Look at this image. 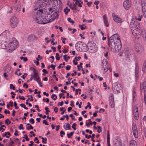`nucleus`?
<instances>
[{
    "label": "nucleus",
    "instance_id": "1",
    "mask_svg": "<svg viewBox=\"0 0 146 146\" xmlns=\"http://www.w3.org/2000/svg\"><path fill=\"white\" fill-rule=\"evenodd\" d=\"M108 44L111 50L113 52H118L121 48L120 38L117 34L108 38Z\"/></svg>",
    "mask_w": 146,
    "mask_h": 146
},
{
    "label": "nucleus",
    "instance_id": "2",
    "mask_svg": "<svg viewBox=\"0 0 146 146\" xmlns=\"http://www.w3.org/2000/svg\"><path fill=\"white\" fill-rule=\"evenodd\" d=\"M142 16H140L138 17H135V19L131 20L130 22V27L132 33L133 35L136 37L139 35V33L141 30V27L140 25V23L137 21H140L141 20Z\"/></svg>",
    "mask_w": 146,
    "mask_h": 146
},
{
    "label": "nucleus",
    "instance_id": "3",
    "mask_svg": "<svg viewBox=\"0 0 146 146\" xmlns=\"http://www.w3.org/2000/svg\"><path fill=\"white\" fill-rule=\"evenodd\" d=\"M52 5L50 8H48L49 10L48 15L51 19V21L58 18L59 13V9H58L57 6L54 4Z\"/></svg>",
    "mask_w": 146,
    "mask_h": 146
},
{
    "label": "nucleus",
    "instance_id": "4",
    "mask_svg": "<svg viewBox=\"0 0 146 146\" xmlns=\"http://www.w3.org/2000/svg\"><path fill=\"white\" fill-rule=\"evenodd\" d=\"M43 13L42 9H39L38 10L37 13L35 14L33 17L34 20L37 23L41 24L42 15Z\"/></svg>",
    "mask_w": 146,
    "mask_h": 146
},
{
    "label": "nucleus",
    "instance_id": "5",
    "mask_svg": "<svg viewBox=\"0 0 146 146\" xmlns=\"http://www.w3.org/2000/svg\"><path fill=\"white\" fill-rule=\"evenodd\" d=\"M18 43V41L15 38H13L12 41L9 43L7 48L9 50L13 51L17 48Z\"/></svg>",
    "mask_w": 146,
    "mask_h": 146
},
{
    "label": "nucleus",
    "instance_id": "6",
    "mask_svg": "<svg viewBox=\"0 0 146 146\" xmlns=\"http://www.w3.org/2000/svg\"><path fill=\"white\" fill-rule=\"evenodd\" d=\"M102 69L104 70V72H107L108 70H109L110 71L112 70L109 67V63L106 60H103L102 62Z\"/></svg>",
    "mask_w": 146,
    "mask_h": 146
},
{
    "label": "nucleus",
    "instance_id": "7",
    "mask_svg": "<svg viewBox=\"0 0 146 146\" xmlns=\"http://www.w3.org/2000/svg\"><path fill=\"white\" fill-rule=\"evenodd\" d=\"M33 76L34 80L36 81L39 85L40 86L42 87V83L41 80L40 79V77L38 74V72L35 71V69L33 68Z\"/></svg>",
    "mask_w": 146,
    "mask_h": 146
},
{
    "label": "nucleus",
    "instance_id": "8",
    "mask_svg": "<svg viewBox=\"0 0 146 146\" xmlns=\"http://www.w3.org/2000/svg\"><path fill=\"white\" fill-rule=\"evenodd\" d=\"M121 87L120 84L118 82L113 83L112 85V90L115 93L119 92L120 90L121 89Z\"/></svg>",
    "mask_w": 146,
    "mask_h": 146
},
{
    "label": "nucleus",
    "instance_id": "9",
    "mask_svg": "<svg viewBox=\"0 0 146 146\" xmlns=\"http://www.w3.org/2000/svg\"><path fill=\"white\" fill-rule=\"evenodd\" d=\"M38 2L39 3V5L41 8L42 9L43 12L46 9L47 7V2L46 0H38Z\"/></svg>",
    "mask_w": 146,
    "mask_h": 146
},
{
    "label": "nucleus",
    "instance_id": "10",
    "mask_svg": "<svg viewBox=\"0 0 146 146\" xmlns=\"http://www.w3.org/2000/svg\"><path fill=\"white\" fill-rule=\"evenodd\" d=\"M11 26L12 28H14L17 27L18 23V21L15 17H12L10 20Z\"/></svg>",
    "mask_w": 146,
    "mask_h": 146
},
{
    "label": "nucleus",
    "instance_id": "11",
    "mask_svg": "<svg viewBox=\"0 0 146 146\" xmlns=\"http://www.w3.org/2000/svg\"><path fill=\"white\" fill-rule=\"evenodd\" d=\"M123 5L124 7L126 10H129L131 6V0H125Z\"/></svg>",
    "mask_w": 146,
    "mask_h": 146
},
{
    "label": "nucleus",
    "instance_id": "12",
    "mask_svg": "<svg viewBox=\"0 0 146 146\" xmlns=\"http://www.w3.org/2000/svg\"><path fill=\"white\" fill-rule=\"evenodd\" d=\"M132 130L134 136L135 138L138 137V132L137 129L135 124L133 123L132 125Z\"/></svg>",
    "mask_w": 146,
    "mask_h": 146
},
{
    "label": "nucleus",
    "instance_id": "13",
    "mask_svg": "<svg viewBox=\"0 0 146 146\" xmlns=\"http://www.w3.org/2000/svg\"><path fill=\"white\" fill-rule=\"evenodd\" d=\"M132 130L134 136L135 138L138 137V132L137 129L135 124L133 123L132 125Z\"/></svg>",
    "mask_w": 146,
    "mask_h": 146
},
{
    "label": "nucleus",
    "instance_id": "14",
    "mask_svg": "<svg viewBox=\"0 0 146 146\" xmlns=\"http://www.w3.org/2000/svg\"><path fill=\"white\" fill-rule=\"evenodd\" d=\"M109 104L111 108H113L114 107V103L113 95L112 93L110 94V95Z\"/></svg>",
    "mask_w": 146,
    "mask_h": 146
},
{
    "label": "nucleus",
    "instance_id": "15",
    "mask_svg": "<svg viewBox=\"0 0 146 146\" xmlns=\"http://www.w3.org/2000/svg\"><path fill=\"white\" fill-rule=\"evenodd\" d=\"M133 112L135 119L136 120L138 119L139 113L138 108L137 107L135 106L133 107Z\"/></svg>",
    "mask_w": 146,
    "mask_h": 146
},
{
    "label": "nucleus",
    "instance_id": "16",
    "mask_svg": "<svg viewBox=\"0 0 146 146\" xmlns=\"http://www.w3.org/2000/svg\"><path fill=\"white\" fill-rule=\"evenodd\" d=\"M112 16L114 21L116 22L120 23L122 22L121 19L117 15H115L114 13L112 14Z\"/></svg>",
    "mask_w": 146,
    "mask_h": 146
},
{
    "label": "nucleus",
    "instance_id": "17",
    "mask_svg": "<svg viewBox=\"0 0 146 146\" xmlns=\"http://www.w3.org/2000/svg\"><path fill=\"white\" fill-rule=\"evenodd\" d=\"M98 50V47L96 44L94 43L92 44V53L96 52Z\"/></svg>",
    "mask_w": 146,
    "mask_h": 146
},
{
    "label": "nucleus",
    "instance_id": "18",
    "mask_svg": "<svg viewBox=\"0 0 146 146\" xmlns=\"http://www.w3.org/2000/svg\"><path fill=\"white\" fill-rule=\"evenodd\" d=\"M135 49L137 52H138L141 50L143 49V48L141 44H137L135 45Z\"/></svg>",
    "mask_w": 146,
    "mask_h": 146
},
{
    "label": "nucleus",
    "instance_id": "19",
    "mask_svg": "<svg viewBox=\"0 0 146 146\" xmlns=\"http://www.w3.org/2000/svg\"><path fill=\"white\" fill-rule=\"evenodd\" d=\"M103 19L105 25L107 27H108L109 25V24L108 22V20L107 17L106 16V15H104L103 16Z\"/></svg>",
    "mask_w": 146,
    "mask_h": 146
},
{
    "label": "nucleus",
    "instance_id": "20",
    "mask_svg": "<svg viewBox=\"0 0 146 146\" xmlns=\"http://www.w3.org/2000/svg\"><path fill=\"white\" fill-rule=\"evenodd\" d=\"M142 12L143 15L146 18V6L145 7V4L144 3H142Z\"/></svg>",
    "mask_w": 146,
    "mask_h": 146
},
{
    "label": "nucleus",
    "instance_id": "21",
    "mask_svg": "<svg viewBox=\"0 0 146 146\" xmlns=\"http://www.w3.org/2000/svg\"><path fill=\"white\" fill-rule=\"evenodd\" d=\"M122 142L120 139H118L114 143L115 146H122Z\"/></svg>",
    "mask_w": 146,
    "mask_h": 146
},
{
    "label": "nucleus",
    "instance_id": "22",
    "mask_svg": "<svg viewBox=\"0 0 146 146\" xmlns=\"http://www.w3.org/2000/svg\"><path fill=\"white\" fill-rule=\"evenodd\" d=\"M139 67L137 66V64H135V76L136 77L138 78L139 77Z\"/></svg>",
    "mask_w": 146,
    "mask_h": 146
},
{
    "label": "nucleus",
    "instance_id": "23",
    "mask_svg": "<svg viewBox=\"0 0 146 146\" xmlns=\"http://www.w3.org/2000/svg\"><path fill=\"white\" fill-rule=\"evenodd\" d=\"M129 146H137L136 142L133 140H131L129 142Z\"/></svg>",
    "mask_w": 146,
    "mask_h": 146
},
{
    "label": "nucleus",
    "instance_id": "24",
    "mask_svg": "<svg viewBox=\"0 0 146 146\" xmlns=\"http://www.w3.org/2000/svg\"><path fill=\"white\" fill-rule=\"evenodd\" d=\"M142 71L143 72L146 71V60L144 61L142 67Z\"/></svg>",
    "mask_w": 146,
    "mask_h": 146
},
{
    "label": "nucleus",
    "instance_id": "25",
    "mask_svg": "<svg viewBox=\"0 0 146 146\" xmlns=\"http://www.w3.org/2000/svg\"><path fill=\"white\" fill-rule=\"evenodd\" d=\"M42 23L41 24H44L49 23V21H45V20H44V16H43V13L42 15Z\"/></svg>",
    "mask_w": 146,
    "mask_h": 146
},
{
    "label": "nucleus",
    "instance_id": "26",
    "mask_svg": "<svg viewBox=\"0 0 146 146\" xmlns=\"http://www.w3.org/2000/svg\"><path fill=\"white\" fill-rule=\"evenodd\" d=\"M143 88L144 91V94H146V81H145L143 82Z\"/></svg>",
    "mask_w": 146,
    "mask_h": 146
},
{
    "label": "nucleus",
    "instance_id": "27",
    "mask_svg": "<svg viewBox=\"0 0 146 146\" xmlns=\"http://www.w3.org/2000/svg\"><path fill=\"white\" fill-rule=\"evenodd\" d=\"M16 10L17 11H20L21 5L20 4H18L15 5V7Z\"/></svg>",
    "mask_w": 146,
    "mask_h": 146
},
{
    "label": "nucleus",
    "instance_id": "28",
    "mask_svg": "<svg viewBox=\"0 0 146 146\" xmlns=\"http://www.w3.org/2000/svg\"><path fill=\"white\" fill-rule=\"evenodd\" d=\"M69 6L70 9L72 10H76V5L75 4L72 5L71 3H70V5H69Z\"/></svg>",
    "mask_w": 146,
    "mask_h": 146
},
{
    "label": "nucleus",
    "instance_id": "29",
    "mask_svg": "<svg viewBox=\"0 0 146 146\" xmlns=\"http://www.w3.org/2000/svg\"><path fill=\"white\" fill-rule=\"evenodd\" d=\"M70 10V9H68V7H66L65 9H64V11L66 15H67Z\"/></svg>",
    "mask_w": 146,
    "mask_h": 146
},
{
    "label": "nucleus",
    "instance_id": "30",
    "mask_svg": "<svg viewBox=\"0 0 146 146\" xmlns=\"http://www.w3.org/2000/svg\"><path fill=\"white\" fill-rule=\"evenodd\" d=\"M44 20H45V21H49V22H51L52 21H51V19L49 17V16L48 15H47V16H46V17H44Z\"/></svg>",
    "mask_w": 146,
    "mask_h": 146
},
{
    "label": "nucleus",
    "instance_id": "31",
    "mask_svg": "<svg viewBox=\"0 0 146 146\" xmlns=\"http://www.w3.org/2000/svg\"><path fill=\"white\" fill-rule=\"evenodd\" d=\"M64 128L66 129L67 128L68 129H71L70 125L68 123H66V127Z\"/></svg>",
    "mask_w": 146,
    "mask_h": 146
},
{
    "label": "nucleus",
    "instance_id": "32",
    "mask_svg": "<svg viewBox=\"0 0 146 146\" xmlns=\"http://www.w3.org/2000/svg\"><path fill=\"white\" fill-rule=\"evenodd\" d=\"M51 98L54 100H55L57 99V97L56 95L53 94L51 96Z\"/></svg>",
    "mask_w": 146,
    "mask_h": 146
},
{
    "label": "nucleus",
    "instance_id": "33",
    "mask_svg": "<svg viewBox=\"0 0 146 146\" xmlns=\"http://www.w3.org/2000/svg\"><path fill=\"white\" fill-rule=\"evenodd\" d=\"M5 123L8 125L11 123V121L9 120V119H7L6 120H5Z\"/></svg>",
    "mask_w": 146,
    "mask_h": 146
},
{
    "label": "nucleus",
    "instance_id": "34",
    "mask_svg": "<svg viewBox=\"0 0 146 146\" xmlns=\"http://www.w3.org/2000/svg\"><path fill=\"white\" fill-rule=\"evenodd\" d=\"M1 47L3 49H5L7 48V47L5 44H4L3 43L1 44Z\"/></svg>",
    "mask_w": 146,
    "mask_h": 146
},
{
    "label": "nucleus",
    "instance_id": "35",
    "mask_svg": "<svg viewBox=\"0 0 146 146\" xmlns=\"http://www.w3.org/2000/svg\"><path fill=\"white\" fill-rule=\"evenodd\" d=\"M20 59L21 60H23L24 61H27L28 59L27 57H23V56H21L20 57Z\"/></svg>",
    "mask_w": 146,
    "mask_h": 146
},
{
    "label": "nucleus",
    "instance_id": "36",
    "mask_svg": "<svg viewBox=\"0 0 146 146\" xmlns=\"http://www.w3.org/2000/svg\"><path fill=\"white\" fill-rule=\"evenodd\" d=\"M74 133V131L71 132L70 133H67V135L68 138H70L71 136H72Z\"/></svg>",
    "mask_w": 146,
    "mask_h": 146
},
{
    "label": "nucleus",
    "instance_id": "37",
    "mask_svg": "<svg viewBox=\"0 0 146 146\" xmlns=\"http://www.w3.org/2000/svg\"><path fill=\"white\" fill-rule=\"evenodd\" d=\"M82 43V42L80 41H78L75 44V47L77 49L78 48V47H79V48L80 47V46H78V44H80V43Z\"/></svg>",
    "mask_w": 146,
    "mask_h": 146
},
{
    "label": "nucleus",
    "instance_id": "38",
    "mask_svg": "<svg viewBox=\"0 0 146 146\" xmlns=\"http://www.w3.org/2000/svg\"><path fill=\"white\" fill-rule=\"evenodd\" d=\"M68 21L70 23H71L72 24H73L74 23V22L70 18H68Z\"/></svg>",
    "mask_w": 146,
    "mask_h": 146
},
{
    "label": "nucleus",
    "instance_id": "39",
    "mask_svg": "<svg viewBox=\"0 0 146 146\" xmlns=\"http://www.w3.org/2000/svg\"><path fill=\"white\" fill-rule=\"evenodd\" d=\"M10 88L11 89H13V90H15V86H13L12 84H10Z\"/></svg>",
    "mask_w": 146,
    "mask_h": 146
},
{
    "label": "nucleus",
    "instance_id": "40",
    "mask_svg": "<svg viewBox=\"0 0 146 146\" xmlns=\"http://www.w3.org/2000/svg\"><path fill=\"white\" fill-rule=\"evenodd\" d=\"M76 126V124L74 123L72 125V127L73 128L74 130H76V128L75 127Z\"/></svg>",
    "mask_w": 146,
    "mask_h": 146
},
{
    "label": "nucleus",
    "instance_id": "41",
    "mask_svg": "<svg viewBox=\"0 0 146 146\" xmlns=\"http://www.w3.org/2000/svg\"><path fill=\"white\" fill-rule=\"evenodd\" d=\"M95 33H94L92 34V36L93 35V37L94 38H93V39H94V38H95V39H96V40H96V41H97V40H98V38H97L96 36H95Z\"/></svg>",
    "mask_w": 146,
    "mask_h": 146
},
{
    "label": "nucleus",
    "instance_id": "42",
    "mask_svg": "<svg viewBox=\"0 0 146 146\" xmlns=\"http://www.w3.org/2000/svg\"><path fill=\"white\" fill-rule=\"evenodd\" d=\"M48 107H46L45 108V110H46V115H48V112H50V111L48 110Z\"/></svg>",
    "mask_w": 146,
    "mask_h": 146
},
{
    "label": "nucleus",
    "instance_id": "43",
    "mask_svg": "<svg viewBox=\"0 0 146 146\" xmlns=\"http://www.w3.org/2000/svg\"><path fill=\"white\" fill-rule=\"evenodd\" d=\"M17 104L16 102H14V106L15 108L16 109H18L19 108V107L17 106Z\"/></svg>",
    "mask_w": 146,
    "mask_h": 146
},
{
    "label": "nucleus",
    "instance_id": "44",
    "mask_svg": "<svg viewBox=\"0 0 146 146\" xmlns=\"http://www.w3.org/2000/svg\"><path fill=\"white\" fill-rule=\"evenodd\" d=\"M23 138H25L26 139V140L27 141H29V138L28 137L27 134H25V136L23 137Z\"/></svg>",
    "mask_w": 146,
    "mask_h": 146
},
{
    "label": "nucleus",
    "instance_id": "45",
    "mask_svg": "<svg viewBox=\"0 0 146 146\" xmlns=\"http://www.w3.org/2000/svg\"><path fill=\"white\" fill-rule=\"evenodd\" d=\"M67 56V55L66 54L64 55L63 56V59L65 60L66 62L68 61V60L66 59V57Z\"/></svg>",
    "mask_w": 146,
    "mask_h": 146
},
{
    "label": "nucleus",
    "instance_id": "46",
    "mask_svg": "<svg viewBox=\"0 0 146 146\" xmlns=\"http://www.w3.org/2000/svg\"><path fill=\"white\" fill-rule=\"evenodd\" d=\"M79 26L80 28L82 30H84L85 28V27H84L82 25H79Z\"/></svg>",
    "mask_w": 146,
    "mask_h": 146
},
{
    "label": "nucleus",
    "instance_id": "47",
    "mask_svg": "<svg viewBox=\"0 0 146 146\" xmlns=\"http://www.w3.org/2000/svg\"><path fill=\"white\" fill-rule=\"evenodd\" d=\"M133 100H134L136 96V93H135V92L134 91V90L133 91Z\"/></svg>",
    "mask_w": 146,
    "mask_h": 146
},
{
    "label": "nucleus",
    "instance_id": "48",
    "mask_svg": "<svg viewBox=\"0 0 146 146\" xmlns=\"http://www.w3.org/2000/svg\"><path fill=\"white\" fill-rule=\"evenodd\" d=\"M81 57L80 56L75 57L74 59L76 61H78L80 59Z\"/></svg>",
    "mask_w": 146,
    "mask_h": 146
},
{
    "label": "nucleus",
    "instance_id": "49",
    "mask_svg": "<svg viewBox=\"0 0 146 146\" xmlns=\"http://www.w3.org/2000/svg\"><path fill=\"white\" fill-rule=\"evenodd\" d=\"M74 1H75V4L76 5H78V4L80 1V0H73Z\"/></svg>",
    "mask_w": 146,
    "mask_h": 146
},
{
    "label": "nucleus",
    "instance_id": "50",
    "mask_svg": "<svg viewBox=\"0 0 146 146\" xmlns=\"http://www.w3.org/2000/svg\"><path fill=\"white\" fill-rule=\"evenodd\" d=\"M43 123L45 124L46 125H48L47 121L45 119H44L43 120Z\"/></svg>",
    "mask_w": 146,
    "mask_h": 146
},
{
    "label": "nucleus",
    "instance_id": "51",
    "mask_svg": "<svg viewBox=\"0 0 146 146\" xmlns=\"http://www.w3.org/2000/svg\"><path fill=\"white\" fill-rule=\"evenodd\" d=\"M65 134V133L64 132L62 131H61L60 132V136L62 137H63V136L62 135H64Z\"/></svg>",
    "mask_w": 146,
    "mask_h": 146
},
{
    "label": "nucleus",
    "instance_id": "52",
    "mask_svg": "<svg viewBox=\"0 0 146 146\" xmlns=\"http://www.w3.org/2000/svg\"><path fill=\"white\" fill-rule=\"evenodd\" d=\"M29 121L31 123V124H33L34 123V119H33L31 118L29 120Z\"/></svg>",
    "mask_w": 146,
    "mask_h": 146
},
{
    "label": "nucleus",
    "instance_id": "53",
    "mask_svg": "<svg viewBox=\"0 0 146 146\" xmlns=\"http://www.w3.org/2000/svg\"><path fill=\"white\" fill-rule=\"evenodd\" d=\"M27 74L26 73H25L24 74V75H23L21 76V77L23 79H25V78L26 77V76H27Z\"/></svg>",
    "mask_w": 146,
    "mask_h": 146
},
{
    "label": "nucleus",
    "instance_id": "54",
    "mask_svg": "<svg viewBox=\"0 0 146 146\" xmlns=\"http://www.w3.org/2000/svg\"><path fill=\"white\" fill-rule=\"evenodd\" d=\"M4 113L7 114H9L10 113V112L9 110H5L4 112Z\"/></svg>",
    "mask_w": 146,
    "mask_h": 146
},
{
    "label": "nucleus",
    "instance_id": "55",
    "mask_svg": "<svg viewBox=\"0 0 146 146\" xmlns=\"http://www.w3.org/2000/svg\"><path fill=\"white\" fill-rule=\"evenodd\" d=\"M86 125L88 127L90 125H91V121H90L89 123H86Z\"/></svg>",
    "mask_w": 146,
    "mask_h": 146
},
{
    "label": "nucleus",
    "instance_id": "56",
    "mask_svg": "<svg viewBox=\"0 0 146 146\" xmlns=\"http://www.w3.org/2000/svg\"><path fill=\"white\" fill-rule=\"evenodd\" d=\"M71 66H69V65H67L66 68V69L67 70H70V68H71Z\"/></svg>",
    "mask_w": 146,
    "mask_h": 146
},
{
    "label": "nucleus",
    "instance_id": "57",
    "mask_svg": "<svg viewBox=\"0 0 146 146\" xmlns=\"http://www.w3.org/2000/svg\"><path fill=\"white\" fill-rule=\"evenodd\" d=\"M19 129H23V126L22 124H20V126L19 127Z\"/></svg>",
    "mask_w": 146,
    "mask_h": 146
},
{
    "label": "nucleus",
    "instance_id": "58",
    "mask_svg": "<svg viewBox=\"0 0 146 146\" xmlns=\"http://www.w3.org/2000/svg\"><path fill=\"white\" fill-rule=\"evenodd\" d=\"M19 98L21 99L22 100H25V98H24L23 96H22V97H21L20 96H19Z\"/></svg>",
    "mask_w": 146,
    "mask_h": 146
},
{
    "label": "nucleus",
    "instance_id": "59",
    "mask_svg": "<svg viewBox=\"0 0 146 146\" xmlns=\"http://www.w3.org/2000/svg\"><path fill=\"white\" fill-rule=\"evenodd\" d=\"M47 139L46 138H45V140H42V142L44 143H47Z\"/></svg>",
    "mask_w": 146,
    "mask_h": 146
},
{
    "label": "nucleus",
    "instance_id": "60",
    "mask_svg": "<svg viewBox=\"0 0 146 146\" xmlns=\"http://www.w3.org/2000/svg\"><path fill=\"white\" fill-rule=\"evenodd\" d=\"M7 133H6V132H5V134L4 135H3V134L2 135V136L3 137H4L5 136H6V137L7 138H8L9 137V136H7Z\"/></svg>",
    "mask_w": 146,
    "mask_h": 146
},
{
    "label": "nucleus",
    "instance_id": "61",
    "mask_svg": "<svg viewBox=\"0 0 146 146\" xmlns=\"http://www.w3.org/2000/svg\"><path fill=\"white\" fill-rule=\"evenodd\" d=\"M61 39L62 40V42L63 43L65 44V41H64L65 40H66V38H63L62 37L61 38Z\"/></svg>",
    "mask_w": 146,
    "mask_h": 146
},
{
    "label": "nucleus",
    "instance_id": "62",
    "mask_svg": "<svg viewBox=\"0 0 146 146\" xmlns=\"http://www.w3.org/2000/svg\"><path fill=\"white\" fill-rule=\"evenodd\" d=\"M85 137L86 138L89 139L91 137V135H86Z\"/></svg>",
    "mask_w": 146,
    "mask_h": 146
},
{
    "label": "nucleus",
    "instance_id": "63",
    "mask_svg": "<svg viewBox=\"0 0 146 146\" xmlns=\"http://www.w3.org/2000/svg\"><path fill=\"white\" fill-rule=\"evenodd\" d=\"M9 105H10L11 106V107H13V103L12 102V101H10L9 102Z\"/></svg>",
    "mask_w": 146,
    "mask_h": 146
},
{
    "label": "nucleus",
    "instance_id": "64",
    "mask_svg": "<svg viewBox=\"0 0 146 146\" xmlns=\"http://www.w3.org/2000/svg\"><path fill=\"white\" fill-rule=\"evenodd\" d=\"M144 101L145 104L146 105V94H144Z\"/></svg>",
    "mask_w": 146,
    "mask_h": 146
}]
</instances>
